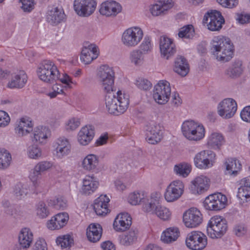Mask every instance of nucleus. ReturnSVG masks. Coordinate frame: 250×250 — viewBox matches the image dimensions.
I'll list each match as a JSON object with an SVG mask.
<instances>
[{"mask_svg": "<svg viewBox=\"0 0 250 250\" xmlns=\"http://www.w3.org/2000/svg\"><path fill=\"white\" fill-rule=\"evenodd\" d=\"M39 78L47 83H53L59 78V71L57 66L52 61H43L37 69Z\"/></svg>", "mask_w": 250, "mask_h": 250, "instance_id": "obj_3", "label": "nucleus"}, {"mask_svg": "<svg viewBox=\"0 0 250 250\" xmlns=\"http://www.w3.org/2000/svg\"><path fill=\"white\" fill-rule=\"evenodd\" d=\"M99 185V182L96 177L87 175L83 181L82 192L85 195H90L96 190Z\"/></svg>", "mask_w": 250, "mask_h": 250, "instance_id": "obj_30", "label": "nucleus"}, {"mask_svg": "<svg viewBox=\"0 0 250 250\" xmlns=\"http://www.w3.org/2000/svg\"><path fill=\"white\" fill-rule=\"evenodd\" d=\"M10 154L6 150L0 151V169L7 168L11 161Z\"/></svg>", "mask_w": 250, "mask_h": 250, "instance_id": "obj_50", "label": "nucleus"}, {"mask_svg": "<svg viewBox=\"0 0 250 250\" xmlns=\"http://www.w3.org/2000/svg\"><path fill=\"white\" fill-rule=\"evenodd\" d=\"M173 6L172 0H158L150 6L149 11L153 16H164L168 14Z\"/></svg>", "mask_w": 250, "mask_h": 250, "instance_id": "obj_20", "label": "nucleus"}, {"mask_svg": "<svg viewBox=\"0 0 250 250\" xmlns=\"http://www.w3.org/2000/svg\"><path fill=\"white\" fill-rule=\"evenodd\" d=\"M173 70L179 75L182 77L186 76L189 70L187 60L183 56H178L174 62Z\"/></svg>", "mask_w": 250, "mask_h": 250, "instance_id": "obj_33", "label": "nucleus"}, {"mask_svg": "<svg viewBox=\"0 0 250 250\" xmlns=\"http://www.w3.org/2000/svg\"><path fill=\"white\" fill-rule=\"evenodd\" d=\"M187 247L193 250H202L207 245L206 236L201 231H193L186 238Z\"/></svg>", "mask_w": 250, "mask_h": 250, "instance_id": "obj_10", "label": "nucleus"}, {"mask_svg": "<svg viewBox=\"0 0 250 250\" xmlns=\"http://www.w3.org/2000/svg\"><path fill=\"white\" fill-rule=\"evenodd\" d=\"M203 22L207 23L208 28L209 30L219 31L225 23V19L220 11L211 10L204 16Z\"/></svg>", "mask_w": 250, "mask_h": 250, "instance_id": "obj_9", "label": "nucleus"}, {"mask_svg": "<svg viewBox=\"0 0 250 250\" xmlns=\"http://www.w3.org/2000/svg\"><path fill=\"white\" fill-rule=\"evenodd\" d=\"M140 50L144 54L150 52L152 49V45L150 38L146 36L140 46Z\"/></svg>", "mask_w": 250, "mask_h": 250, "instance_id": "obj_54", "label": "nucleus"}, {"mask_svg": "<svg viewBox=\"0 0 250 250\" xmlns=\"http://www.w3.org/2000/svg\"><path fill=\"white\" fill-rule=\"evenodd\" d=\"M102 234V228L99 224H91L87 229V237L91 242L96 243L99 241Z\"/></svg>", "mask_w": 250, "mask_h": 250, "instance_id": "obj_35", "label": "nucleus"}, {"mask_svg": "<svg viewBox=\"0 0 250 250\" xmlns=\"http://www.w3.org/2000/svg\"><path fill=\"white\" fill-rule=\"evenodd\" d=\"M27 81V76L23 70H20L12 75L11 81L7 84L10 88H21Z\"/></svg>", "mask_w": 250, "mask_h": 250, "instance_id": "obj_29", "label": "nucleus"}, {"mask_svg": "<svg viewBox=\"0 0 250 250\" xmlns=\"http://www.w3.org/2000/svg\"><path fill=\"white\" fill-rule=\"evenodd\" d=\"M32 250H47L45 240L42 239L38 240L33 246Z\"/></svg>", "mask_w": 250, "mask_h": 250, "instance_id": "obj_61", "label": "nucleus"}, {"mask_svg": "<svg viewBox=\"0 0 250 250\" xmlns=\"http://www.w3.org/2000/svg\"><path fill=\"white\" fill-rule=\"evenodd\" d=\"M183 135L188 140L198 141L205 135V128L203 125L193 120L185 121L182 126Z\"/></svg>", "mask_w": 250, "mask_h": 250, "instance_id": "obj_4", "label": "nucleus"}, {"mask_svg": "<svg viewBox=\"0 0 250 250\" xmlns=\"http://www.w3.org/2000/svg\"><path fill=\"white\" fill-rule=\"evenodd\" d=\"M64 18V14L55 8L50 10L47 17V20L49 23L52 24H57L61 22Z\"/></svg>", "mask_w": 250, "mask_h": 250, "instance_id": "obj_41", "label": "nucleus"}, {"mask_svg": "<svg viewBox=\"0 0 250 250\" xmlns=\"http://www.w3.org/2000/svg\"><path fill=\"white\" fill-rule=\"evenodd\" d=\"M114 75L112 68L107 65H103L99 67L97 77L105 92L113 91Z\"/></svg>", "mask_w": 250, "mask_h": 250, "instance_id": "obj_7", "label": "nucleus"}, {"mask_svg": "<svg viewBox=\"0 0 250 250\" xmlns=\"http://www.w3.org/2000/svg\"><path fill=\"white\" fill-rule=\"evenodd\" d=\"M180 234V230L177 227H170L163 231L161 240L165 243H171L178 239Z\"/></svg>", "mask_w": 250, "mask_h": 250, "instance_id": "obj_36", "label": "nucleus"}, {"mask_svg": "<svg viewBox=\"0 0 250 250\" xmlns=\"http://www.w3.org/2000/svg\"><path fill=\"white\" fill-rule=\"evenodd\" d=\"M142 203L143 204V209L144 211L152 214H155L156 208L157 206L155 205L151 198L149 199L148 197L147 196L146 201Z\"/></svg>", "mask_w": 250, "mask_h": 250, "instance_id": "obj_53", "label": "nucleus"}, {"mask_svg": "<svg viewBox=\"0 0 250 250\" xmlns=\"http://www.w3.org/2000/svg\"><path fill=\"white\" fill-rule=\"evenodd\" d=\"M106 92L104 102L108 112L115 115L124 113L128 107L129 96L122 93L121 91L117 92V96L113 91Z\"/></svg>", "mask_w": 250, "mask_h": 250, "instance_id": "obj_2", "label": "nucleus"}, {"mask_svg": "<svg viewBox=\"0 0 250 250\" xmlns=\"http://www.w3.org/2000/svg\"><path fill=\"white\" fill-rule=\"evenodd\" d=\"M55 208L58 209H64L67 207V202L62 197L57 198L54 200Z\"/></svg>", "mask_w": 250, "mask_h": 250, "instance_id": "obj_63", "label": "nucleus"}, {"mask_svg": "<svg viewBox=\"0 0 250 250\" xmlns=\"http://www.w3.org/2000/svg\"><path fill=\"white\" fill-rule=\"evenodd\" d=\"M225 166L226 174L236 175L241 169L242 165L240 162L235 158H229L226 160Z\"/></svg>", "mask_w": 250, "mask_h": 250, "instance_id": "obj_38", "label": "nucleus"}, {"mask_svg": "<svg viewBox=\"0 0 250 250\" xmlns=\"http://www.w3.org/2000/svg\"><path fill=\"white\" fill-rule=\"evenodd\" d=\"M109 198L106 195H101L94 201V209L98 215H105L109 211Z\"/></svg>", "mask_w": 250, "mask_h": 250, "instance_id": "obj_28", "label": "nucleus"}, {"mask_svg": "<svg viewBox=\"0 0 250 250\" xmlns=\"http://www.w3.org/2000/svg\"><path fill=\"white\" fill-rule=\"evenodd\" d=\"M147 200V194L143 191H136L131 193L128 198V202L132 205H137Z\"/></svg>", "mask_w": 250, "mask_h": 250, "instance_id": "obj_42", "label": "nucleus"}, {"mask_svg": "<svg viewBox=\"0 0 250 250\" xmlns=\"http://www.w3.org/2000/svg\"><path fill=\"white\" fill-rule=\"evenodd\" d=\"M154 215L164 221H168L171 218L172 212L168 208L165 206L158 205L156 208Z\"/></svg>", "mask_w": 250, "mask_h": 250, "instance_id": "obj_43", "label": "nucleus"}, {"mask_svg": "<svg viewBox=\"0 0 250 250\" xmlns=\"http://www.w3.org/2000/svg\"><path fill=\"white\" fill-rule=\"evenodd\" d=\"M227 198L221 193H214L207 197L204 202L205 208L210 210H219L225 207Z\"/></svg>", "mask_w": 250, "mask_h": 250, "instance_id": "obj_13", "label": "nucleus"}, {"mask_svg": "<svg viewBox=\"0 0 250 250\" xmlns=\"http://www.w3.org/2000/svg\"><path fill=\"white\" fill-rule=\"evenodd\" d=\"M56 156L59 158H62L70 152L71 145L68 140L65 137H60L54 143Z\"/></svg>", "mask_w": 250, "mask_h": 250, "instance_id": "obj_22", "label": "nucleus"}, {"mask_svg": "<svg viewBox=\"0 0 250 250\" xmlns=\"http://www.w3.org/2000/svg\"><path fill=\"white\" fill-rule=\"evenodd\" d=\"M215 154L209 150H203L197 153L194 158L195 166L200 169H207L213 165Z\"/></svg>", "mask_w": 250, "mask_h": 250, "instance_id": "obj_12", "label": "nucleus"}, {"mask_svg": "<svg viewBox=\"0 0 250 250\" xmlns=\"http://www.w3.org/2000/svg\"><path fill=\"white\" fill-rule=\"evenodd\" d=\"M98 163L99 160L96 155L88 154L83 159L82 165L84 170L91 171L96 168Z\"/></svg>", "mask_w": 250, "mask_h": 250, "instance_id": "obj_39", "label": "nucleus"}, {"mask_svg": "<svg viewBox=\"0 0 250 250\" xmlns=\"http://www.w3.org/2000/svg\"><path fill=\"white\" fill-rule=\"evenodd\" d=\"M97 3L95 0H75L74 9L76 13L82 17H88L95 10Z\"/></svg>", "mask_w": 250, "mask_h": 250, "instance_id": "obj_15", "label": "nucleus"}, {"mask_svg": "<svg viewBox=\"0 0 250 250\" xmlns=\"http://www.w3.org/2000/svg\"><path fill=\"white\" fill-rule=\"evenodd\" d=\"M224 142L223 135L219 133H212L208 137L207 145L208 147L214 149H219Z\"/></svg>", "mask_w": 250, "mask_h": 250, "instance_id": "obj_40", "label": "nucleus"}, {"mask_svg": "<svg viewBox=\"0 0 250 250\" xmlns=\"http://www.w3.org/2000/svg\"><path fill=\"white\" fill-rule=\"evenodd\" d=\"M191 166L187 163H181L175 166L174 172L178 175L186 177L191 171Z\"/></svg>", "mask_w": 250, "mask_h": 250, "instance_id": "obj_48", "label": "nucleus"}, {"mask_svg": "<svg viewBox=\"0 0 250 250\" xmlns=\"http://www.w3.org/2000/svg\"><path fill=\"white\" fill-rule=\"evenodd\" d=\"M33 240V234L28 228L22 229L19 233L18 241L21 247L23 249H28L31 245Z\"/></svg>", "mask_w": 250, "mask_h": 250, "instance_id": "obj_32", "label": "nucleus"}, {"mask_svg": "<svg viewBox=\"0 0 250 250\" xmlns=\"http://www.w3.org/2000/svg\"><path fill=\"white\" fill-rule=\"evenodd\" d=\"M27 154L30 158L38 159L42 156V151L37 146L33 145L28 147Z\"/></svg>", "mask_w": 250, "mask_h": 250, "instance_id": "obj_52", "label": "nucleus"}, {"mask_svg": "<svg viewBox=\"0 0 250 250\" xmlns=\"http://www.w3.org/2000/svg\"><path fill=\"white\" fill-rule=\"evenodd\" d=\"M240 116L244 121L250 123V105L247 106L243 109Z\"/></svg>", "mask_w": 250, "mask_h": 250, "instance_id": "obj_62", "label": "nucleus"}, {"mask_svg": "<svg viewBox=\"0 0 250 250\" xmlns=\"http://www.w3.org/2000/svg\"><path fill=\"white\" fill-rule=\"evenodd\" d=\"M144 36L143 30L138 26H133L126 29L123 33L122 42L127 47H134L141 41Z\"/></svg>", "mask_w": 250, "mask_h": 250, "instance_id": "obj_6", "label": "nucleus"}, {"mask_svg": "<svg viewBox=\"0 0 250 250\" xmlns=\"http://www.w3.org/2000/svg\"><path fill=\"white\" fill-rule=\"evenodd\" d=\"M33 134V139L36 142L39 144H45L50 135V132L48 128L40 126L35 128Z\"/></svg>", "mask_w": 250, "mask_h": 250, "instance_id": "obj_37", "label": "nucleus"}, {"mask_svg": "<svg viewBox=\"0 0 250 250\" xmlns=\"http://www.w3.org/2000/svg\"><path fill=\"white\" fill-rule=\"evenodd\" d=\"M33 124L30 118L27 117L20 119L17 122L15 132L18 137H23L29 134L32 130Z\"/></svg>", "mask_w": 250, "mask_h": 250, "instance_id": "obj_25", "label": "nucleus"}, {"mask_svg": "<svg viewBox=\"0 0 250 250\" xmlns=\"http://www.w3.org/2000/svg\"><path fill=\"white\" fill-rule=\"evenodd\" d=\"M22 3L21 7L24 12H30L34 8L35 0H20Z\"/></svg>", "mask_w": 250, "mask_h": 250, "instance_id": "obj_57", "label": "nucleus"}, {"mask_svg": "<svg viewBox=\"0 0 250 250\" xmlns=\"http://www.w3.org/2000/svg\"><path fill=\"white\" fill-rule=\"evenodd\" d=\"M194 28L192 25L188 24L180 28L178 36L182 39H191L194 35Z\"/></svg>", "mask_w": 250, "mask_h": 250, "instance_id": "obj_47", "label": "nucleus"}, {"mask_svg": "<svg viewBox=\"0 0 250 250\" xmlns=\"http://www.w3.org/2000/svg\"><path fill=\"white\" fill-rule=\"evenodd\" d=\"M69 216L66 212L58 213L47 222V228L51 230L59 229L65 226L68 221Z\"/></svg>", "mask_w": 250, "mask_h": 250, "instance_id": "obj_27", "label": "nucleus"}, {"mask_svg": "<svg viewBox=\"0 0 250 250\" xmlns=\"http://www.w3.org/2000/svg\"><path fill=\"white\" fill-rule=\"evenodd\" d=\"M237 109L236 101L231 98H226L222 101L217 107L218 114L223 118L228 119L232 117Z\"/></svg>", "mask_w": 250, "mask_h": 250, "instance_id": "obj_14", "label": "nucleus"}, {"mask_svg": "<svg viewBox=\"0 0 250 250\" xmlns=\"http://www.w3.org/2000/svg\"><path fill=\"white\" fill-rule=\"evenodd\" d=\"M73 242V239L70 234L61 235L57 237L56 243L61 246L62 249L66 248L71 246Z\"/></svg>", "mask_w": 250, "mask_h": 250, "instance_id": "obj_49", "label": "nucleus"}, {"mask_svg": "<svg viewBox=\"0 0 250 250\" xmlns=\"http://www.w3.org/2000/svg\"><path fill=\"white\" fill-rule=\"evenodd\" d=\"M244 69L242 62L240 60H236L226 70L225 74L229 77L236 79L242 74Z\"/></svg>", "mask_w": 250, "mask_h": 250, "instance_id": "obj_34", "label": "nucleus"}, {"mask_svg": "<svg viewBox=\"0 0 250 250\" xmlns=\"http://www.w3.org/2000/svg\"><path fill=\"white\" fill-rule=\"evenodd\" d=\"M29 191V185L28 183H20L15 186L14 193L18 199H21L24 197Z\"/></svg>", "mask_w": 250, "mask_h": 250, "instance_id": "obj_45", "label": "nucleus"}, {"mask_svg": "<svg viewBox=\"0 0 250 250\" xmlns=\"http://www.w3.org/2000/svg\"><path fill=\"white\" fill-rule=\"evenodd\" d=\"M237 196L243 200L245 198L246 200L250 198V188H244L239 187L238 190Z\"/></svg>", "mask_w": 250, "mask_h": 250, "instance_id": "obj_60", "label": "nucleus"}, {"mask_svg": "<svg viewBox=\"0 0 250 250\" xmlns=\"http://www.w3.org/2000/svg\"><path fill=\"white\" fill-rule=\"evenodd\" d=\"M10 121L8 114L5 111L0 110V127H4L8 125Z\"/></svg>", "mask_w": 250, "mask_h": 250, "instance_id": "obj_58", "label": "nucleus"}, {"mask_svg": "<svg viewBox=\"0 0 250 250\" xmlns=\"http://www.w3.org/2000/svg\"><path fill=\"white\" fill-rule=\"evenodd\" d=\"M80 125V119L78 118H71L65 124V128L67 130H74Z\"/></svg>", "mask_w": 250, "mask_h": 250, "instance_id": "obj_55", "label": "nucleus"}, {"mask_svg": "<svg viewBox=\"0 0 250 250\" xmlns=\"http://www.w3.org/2000/svg\"><path fill=\"white\" fill-rule=\"evenodd\" d=\"M52 167L53 163L47 161L40 162L35 166L29 175V178L36 188H42L40 176L42 173L49 170Z\"/></svg>", "mask_w": 250, "mask_h": 250, "instance_id": "obj_11", "label": "nucleus"}, {"mask_svg": "<svg viewBox=\"0 0 250 250\" xmlns=\"http://www.w3.org/2000/svg\"><path fill=\"white\" fill-rule=\"evenodd\" d=\"M135 84L139 88L145 90L150 89L152 85L151 83L149 81L143 78L137 79Z\"/></svg>", "mask_w": 250, "mask_h": 250, "instance_id": "obj_56", "label": "nucleus"}, {"mask_svg": "<svg viewBox=\"0 0 250 250\" xmlns=\"http://www.w3.org/2000/svg\"><path fill=\"white\" fill-rule=\"evenodd\" d=\"M138 231L137 229H131L122 237L121 242L124 245L128 246L136 241Z\"/></svg>", "mask_w": 250, "mask_h": 250, "instance_id": "obj_44", "label": "nucleus"}, {"mask_svg": "<svg viewBox=\"0 0 250 250\" xmlns=\"http://www.w3.org/2000/svg\"><path fill=\"white\" fill-rule=\"evenodd\" d=\"M211 44V52L218 61L227 62L232 58L234 46L229 38L222 35L215 36Z\"/></svg>", "mask_w": 250, "mask_h": 250, "instance_id": "obj_1", "label": "nucleus"}, {"mask_svg": "<svg viewBox=\"0 0 250 250\" xmlns=\"http://www.w3.org/2000/svg\"><path fill=\"white\" fill-rule=\"evenodd\" d=\"M202 215L196 208H191L186 211L183 215V222L188 228H195L202 222Z\"/></svg>", "mask_w": 250, "mask_h": 250, "instance_id": "obj_19", "label": "nucleus"}, {"mask_svg": "<svg viewBox=\"0 0 250 250\" xmlns=\"http://www.w3.org/2000/svg\"><path fill=\"white\" fill-rule=\"evenodd\" d=\"M160 49L161 55L167 60L173 56L176 51L175 45L173 41L166 36H162L160 38Z\"/></svg>", "mask_w": 250, "mask_h": 250, "instance_id": "obj_21", "label": "nucleus"}, {"mask_svg": "<svg viewBox=\"0 0 250 250\" xmlns=\"http://www.w3.org/2000/svg\"><path fill=\"white\" fill-rule=\"evenodd\" d=\"M99 55V50L98 47L95 44H91L87 47L83 48L80 59L83 62L88 64L97 58Z\"/></svg>", "mask_w": 250, "mask_h": 250, "instance_id": "obj_24", "label": "nucleus"}, {"mask_svg": "<svg viewBox=\"0 0 250 250\" xmlns=\"http://www.w3.org/2000/svg\"><path fill=\"white\" fill-rule=\"evenodd\" d=\"M36 213L41 219L45 218L49 215V210L45 203L40 202L36 205Z\"/></svg>", "mask_w": 250, "mask_h": 250, "instance_id": "obj_51", "label": "nucleus"}, {"mask_svg": "<svg viewBox=\"0 0 250 250\" xmlns=\"http://www.w3.org/2000/svg\"><path fill=\"white\" fill-rule=\"evenodd\" d=\"M164 128L162 125L156 123L150 124L146 130V141L155 145L160 142L163 138Z\"/></svg>", "mask_w": 250, "mask_h": 250, "instance_id": "obj_18", "label": "nucleus"}, {"mask_svg": "<svg viewBox=\"0 0 250 250\" xmlns=\"http://www.w3.org/2000/svg\"><path fill=\"white\" fill-rule=\"evenodd\" d=\"M129 60L135 65H141L144 61V54L139 49L133 50L129 53Z\"/></svg>", "mask_w": 250, "mask_h": 250, "instance_id": "obj_46", "label": "nucleus"}, {"mask_svg": "<svg viewBox=\"0 0 250 250\" xmlns=\"http://www.w3.org/2000/svg\"><path fill=\"white\" fill-rule=\"evenodd\" d=\"M217 1L225 8H232L238 4V0H217Z\"/></svg>", "mask_w": 250, "mask_h": 250, "instance_id": "obj_59", "label": "nucleus"}, {"mask_svg": "<svg viewBox=\"0 0 250 250\" xmlns=\"http://www.w3.org/2000/svg\"><path fill=\"white\" fill-rule=\"evenodd\" d=\"M94 136V130L92 125H85L83 127L78 134V141L83 145H87Z\"/></svg>", "mask_w": 250, "mask_h": 250, "instance_id": "obj_31", "label": "nucleus"}, {"mask_svg": "<svg viewBox=\"0 0 250 250\" xmlns=\"http://www.w3.org/2000/svg\"><path fill=\"white\" fill-rule=\"evenodd\" d=\"M228 226L226 220L220 216L212 217L208 223L207 231L212 238H219L226 232Z\"/></svg>", "mask_w": 250, "mask_h": 250, "instance_id": "obj_5", "label": "nucleus"}, {"mask_svg": "<svg viewBox=\"0 0 250 250\" xmlns=\"http://www.w3.org/2000/svg\"><path fill=\"white\" fill-rule=\"evenodd\" d=\"M132 224V218L127 213L119 214L113 223L114 229L118 231H124L128 229Z\"/></svg>", "mask_w": 250, "mask_h": 250, "instance_id": "obj_26", "label": "nucleus"}, {"mask_svg": "<svg viewBox=\"0 0 250 250\" xmlns=\"http://www.w3.org/2000/svg\"><path fill=\"white\" fill-rule=\"evenodd\" d=\"M210 180L207 176L201 175L196 177L191 182L190 190L195 195H201L209 188Z\"/></svg>", "mask_w": 250, "mask_h": 250, "instance_id": "obj_17", "label": "nucleus"}, {"mask_svg": "<svg viewBox=\"0 0 250 250\" xmlns=\"http://www.w3.org/2000/svg\"><path fill=\"white\" fill-rule=\"evenodd\" d=\"M171 94V87L168 82L161 80L156 84L153 89V97L159 104H165L168 101Z\"/></svg>", "mask_w": 250, "mask_h": 250, "instance_id": "obj_8", "label": "nucleus"}, {"mask_svg": "<svg viewBox=\"0 0 250 250\" xmlns=\"http://www.w3.org/2000/svg\"><path fill=\"white\" fill-rule=\"evenodd\" d=\"M234 232L238 236L244 235L247 232V228L244 224H237L234 228Z\"/></svg>", "mask_w": 250, "mask_h": 250, "instance_id": "obj_64", "label": "nucleus"}, {"mask_svg": "<svg viewBox=\"0 0 250 250\" xmlns=\"http://www.w3.org/2000/svg\"><path fill=\"white\" fill-rule=\"evenodd\" d=\"M184 185L180 180L172 182L167 187L165 193V198L168 202L178 200L183 193Z\"/></svg>", "mask_w": 250, "mask_h": 250, "instance_id": "obj_16", "label": "nucleus"}, {"mask_svg": "<svg viewBox=\"0 0 250 250\" xmlns=\"http://www.w3.org/2000/svg\"><path fill=\"white\" fill-rule=\"evenodd\" d=\"M121 11V5L114 1H107L103 3L99 10L101 14L106 17H115Z\"/></svg>", "mask_w": 250, "mask_h": 250, "instance_id": "obj_23", "label": "nucleus"}]
</instances>
